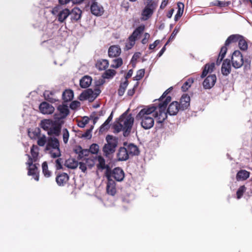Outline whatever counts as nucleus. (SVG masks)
I'll use <instances>...</instances> for the list:
<instances>
[{
  "label": "nucleus",
  "mask_w": 252,
  "mask_h": 252,
  "mask_svg": "<svg viewBox=\"0 0 252 252\" xmlns=\"http://www.w3.org/2000/svg\"><path fill=\"white\" fill-rule=\"evenodd\" d=\"M157 110L154 104L148 106L142 109L136 116V119L140 121L141 126L145 129L152 128L154 125V116L153 114Z\"/></svg>",
  "instance_id": "1"
},
{
  "label": "nucleus",
  "mask_w": 252,
  "mask_h": 252,
  "mask_svg": "<svg viewBox=\"0 0 252 252\" xmlns=\"http://www.w3.org/2000/svg\"><path fill=\"white\" fill-rule=\"evenodd\" d=\"M133 123L134 118L131 114L127 115L125 113L120 117L118 121L114 123L113 125L114 132L118 133L123 130L124 136H127L130 133Z\"/></svg>",
  "instance_id": "2"
},
{
  "label": "nucleus",
  "mask_w": 252,
  "mask_h": 252,
  "mask_svg": "<svg viewBox=\"0 0 252 252\" xmlns=\"http://www.w3.org/2000/svg\"><path fill=\"white\" fill-rule=\"evenodd\" d=\"M45 150L49 151V154L53 158H59L61 156L59 140L56 137H48Z\"/></svg>",
  "instance_id": "3"
},
{
  "label": "nucleus",
  "mask_w": 252,
  "mask_h": 252,
  "mask_svg": "<svg viewBox=\"0 0 252 252\" xmlns=\"http://www.w3.org/2000/svg\"><path fill=\"white\" fill-rule=\"evenodd\" d=\"M171 97L168 96L162 102L160 103L158 107V111H156L153 113L154 115V117L158 118V123H162L167 118V112L166 108L168 104L171 101Z\"/></svg>",
  "instance_id": "4"
},
{
  "label": "nucleus",
  "mask_w": 252,
  "mask_h": 252,
  "mask_svg": "<svg viewBox=\"0 0 252 252\" xmlns=\"http://www.w3.org/2000/svg\"><path fill=\"white\" fill-rule=\"evenodd\" d=\"M106 143L103 147L102 151L106 157L115 153L116 148L118 146V138L111 135H107L106 137Z\"/></svg>",
  "instance_id": "5"
},
{
  "label": "nucleus",
  "mask_w": 252,
  "mask_h": 252,
  "mask_svg": "<svg viewBox=\"0 0 252 252\" xmlns=\"http://www.w3.org/2000/svg\"><path fill=\"white\" fill-rule=\"evenodd\" d=\"M157 6L158 3L156 1L153 0L148 1L142 11V19L145 21L149 19L153 14Z\"/></svg>",
  "instance_id": "6"
},
{
  "label": "nucleus",
  "mask_w": 252,
  "mask_h": 252,
  "mask_svg": "<svg viewBox=\"0 0 252 252\" xmlns=\"http://www.w3.org/2000/svg\"><path fill=\"white\" fill-rule=\"evenodd\" d=\"M145 26L141 25L136 28L133 32L132 34L128 38V42L126 44V50L131 49L135 44V41L138 36H139L144 31Z\"/></svg>",
  "instance_id": "7"
},
{
  "label": "nucleus",
  "mask_w": 252,
  "mask_h": 252,
  "mask_svg": "<svg viewBox=\"0 0 252 252\" xmlns=\"http://www.w3.org/2000/svg\"><path fill=\"white\" fill-rule=\"evenodd\" d=\"M232 65L235 68H240L244 63L243 57L239 50H235L232 54L231 57Z\"/></svg>",
  "instance_id": "8"
},
{
  "label": "nucleus",
  "mask_w": 252,
  "mask_h": 252,
  "mask_svg": "<svg viewBox=\"0 0 252 252\" xmlns=\"http://www.w3.org/2000/svg\"><path fill=\"white\" fill-rule=\"evenodd\" d=\"M52 125L51 128L47 131V134L50 136H59L61 132L62 123L55 120Z\"/></svg>",
  "instance_id": "9"
},
{
  "label": "nucleus",
  "mask_w": 252,
  "mask_h": 252,
  "mask_svg": "<svg viewBox=\"0 0 252 252\" xmlns=\"http://www.w3.org/2000/svg\"><path fill=\"white\" fill-rule=\"evenodd\" d=\"M59 113L54 114V119L59 121L65 119L69 114V110L66 105H60L57 108Z\"/></svg>",
  "instance_id": "10"
},
{
  "label": "nucleus",
  "mask_w": 252,
  "mask_h": 252,
  "mask_svg": "<svg viewBox=\"0 0 252 252\" xmlns=\"http://www.w3.org/2000/svg\"><path fill=\"white\" fill-rule=\"evenodd\" d=\"M107 179V183L106 186V191L107 193L112 196H114L117 192V189L116 187L115 182L110 178V175H107L106 176Z\"/></svg>",
  "instance_id": "11"
},
{
  "label": "nucleus",
  "mask_w": 252,
  "mask_h": 252,
  "mask_svg": "<svg viewBox=\"0 0 252 252\" xmlns=\"http://www.w3.org/2000/svg\"><path fill=\"white\" fill-rule=\"evenodd\" d=\"M110 178H114L116 181L121 182L123 180L125 177L124 171L120 167H116L113 170L110 169Z\"/></svg>",
  "instance_id": "12"
},
{
  "label": "nucleus",
  "mask_w": 252,
  "mask_h": 252,
  "mask_svg": "<svg viewBox=\"0 0 252 252\" xmlns=\"http://www.w3.org/2000/svg\"><path fill=\"white\" fill-rule=\"evenodd\" d=\"M217 80L216 75L211 74L208 76L203 82V86L205 89H210L215 84Z\"/></svg>",
  "instance_id": "13"
},
{
  "label": "nucleus",
  "mask_w": 252,
  "mask_h": 252,
  "mask_svg": "<svg viewBox=\"0 0 252 252\" xmlns=\"http://www.w3.org/2000/svg\"><path fill=\"white\" fill-rule=\"evenodd\" d=\"M39 109L41 113L44 114H52L55 110V108L52 105L45 101L42 102L40 104Z\"/></svg>",
  "instance_id": "14"
},
{
  "label": "nucleus",
  "mask_w": 252,
  "mask_h": 252,
  "mask_svg": "<svg viewBox=\"0 0 252 252\" xmlns=\"http://www.w3.org/2000/svg\"><path fill=\"white\" fill-rule=\"evenodd\" d=\"M69 179L68 175L66 173H59L56 177V181L59 186H64L66 185Z\"/></svg>",
  "instance_id": "15"
},
{
  "label": "nucleus",
  "mask_w": 252,
  "mask_h": 252,
  "mask_svg": "<svg viewBox=\"0 0 252 252\" xmlns=\"http://www.w3.org/2000/svg\"><path fill=\"white\" fill-rule=\"evenodd\" d=\"M124 146L126 147V151H127V153L129 157L139 155V149L138 147L133 144L130 143L127 144L126 142H124Z\"/></svg>",
  "instance_id": "16"
},
{
  "label": "nucleus",
  "mask_w": 252,
  "mask_h": 252,
  "mask_svg": "<svg viewBox=\"0 0 252 252\" xmlns=\"http://www.w3.org/2000/svg\"><path fill=\"white\" fill-rule=\"evenodd\" d=\"M190 98L188 94H184L180 98V108L181 110L187 109L190 105Z\"/></svg>",
  "instance_id": "17"
},
{
  "label": "nucleus",
  "mask_w": 252,
  "mask_h": 252,
  "mask_svg": "<svg viewBox=\"0 0 252 252\" xmlns=\"http://www.w3.org/2000/svg\"><path fill=\"white\" fill-rule=\"evenodd\" d=\"M129 155L126 151V147H120L117 153V158L118 161H126L129 158Z\"/></svg>",
  "instance_id": "18"
},
{
  "label": "nucleus",
  "mask_w": 252,
  "mask_h": 252,
  "mask_svg": "<svg viewBox=\"0 0 252 252\" xmlns=\"http://www.w3.org/2000/svg\"><path fill=\"white\" fill-rule=\"evenodd\" d=\"M97 160L98 162V163L96 165L97 169L101 170L106 169L105 176H107V174L110 175V168L108 165L105 164V161L104 158L101 156H98Z\"/></svg>",
  "instance_id": "19"
},
{
  "label": "nucleus",
  "mask_w": 252,
  "mask_h": 252,
  "mask_svg": "<svg viewBox=\"0 0 252 252\" xmlns=\"http://www.w3.org/2000/svg\"><path fill=\"white\" fill-rule=\"evenodd\" d=\"M121 53V49L119 45H112L108 49V56L110 58L118 57L120 55Z\"/></svg>",
  "instance_id": "20"
},
{
  "label": "nucleus",
  "mask_w": 252,
  "mask_h": 252,
  "mask_svg": "<svg viewBox=\"0 0 252 252\" xmlns=\"http://www.w3.org/2000/svg\"><path fill=\"white\" fill-rule=\"evenodd\" d=\"M91 11L93 14L96 16L101 15L103 13V8L98 4L96 1H94L91 6Z\"/></svg>",
  "instance_id": "21"
},
{
  "label": "nucleus",
  "mask_w": 252,
  "mask_h": 252,
  "mask_svg": "<svg viewBox=\"0 0 252 252\" xmlns=\"http://www.w3.org/2000/svg\"><path fill=\"white\" fill-rule=\"evenodd\" d=\"M179 110H181L179 103L177 101H173L169 105L167 112L170 115H175Z\"/></svg>",
  "instance_id": "22"
},
{
  "label": "nucleus",
  "mask_w": 252,
  "mask_h": 252,
  "mask_svg": "<svg viewBox=\"0 0 252 252\" xmlns=\"http://www.w3.org/2000/svg\"><path fill=\"white\" fill-rule=\"evenodd\" d=\"M70 19L72 22H77L81 18L82 11L78 8L74 7L70 11Z\"/></svg>",
  "instance_id": "23"
},
{
  "label": "nucleus",
  "mask_w": 252,
  "mask_h": 252,
  "mask_svg": "<svg viewBox=\"0 0 252 252\" xmlns=\"http://www.w3.org/2000/svg\"><path fill=\"white\" fill-rule=\"evenodd\" d=\"M221 73L224 76H227L231 72L230 61L226 59L223 61L221 66Z\"/></svg>",
  "instance_id": "24"
},
{
  "label": "nucleus",
  "mask_w": 252,
  "mask_h": 252,
  "mask_svg": "<svg viewBox=\"0 0 252 252\" xmlns=\"http://www.w3.org/2000/svg\"><path fill=\"white\" fill-rule=\"evenodd\" d=\"M28 175L29 176H32L34 180L38 181L39 180V172L36 164L28 167Z\"/></svg>",
  "instance_id": "25"
},
{
  "label": "nucleus",
  "mask_w": 252,
  "mask_h": 252,
  "mask_svg": "<svg viewBox=\"0 0 252 252\" xmlns=\"http://www.w3.org/2000/svg\"><path fill=\"white\" fill-rule=\"evenodd\" d=\"M70 10L67 8L63 9L59 11L57 15L58 21L60 23H63L69 16Z\"/></svg>",
  "instance_id": "26"
},
{
  "label": "nucleus",
  "mask_w": 252,
  "mask_h": 252,
  "mask_svg": "<svg viewBox=\"0 0 252 252\" xmlns=\"http://www.w3.org/2000/svg\"><path fill=\"white\" fill-rule=\"evenodd\" d=\"M74 97L73 91L71 89H66L62 94V98L64 102L71 101Z\"/></svg>",
  "instance_id": "27"
},
{
  "label": "nucleus",
  "mask_w": 252,
  "mask_h": 252,
  "mask_svg": "<svg viewBox=\"0 0 252 252\" xmlns=\"http://www.w3.org/2000/svg\"><path fill=\"white\" fill-rule=\"evenodd\" d=\"M92 78L88 75L83 77L80 80V86L82 88L89 87L92 83Z\"/></svg>",
  "instance_id": "28"
},
{
  "label": "nucleus",
  "mask_w": 252,
  "mask_h": 252,
  "mask_svg": "<svg viewBox=\"0 0 252 252\" xmlns=\"http://www.w3.org/2000/svg\"><path fill=\"white\" fill-rule=\"evenodd\" d=\"M109 66V62L106 59H100L97 61L96 63V67L99 70H104Z\"/></svg>",
  "instance_id": "29"
},
{
  "label": "nucleus",
  "mask_w": 252,
  "mask_h": 252,
  "mask_svg": "<svg viewBox=\"0 0 252 252\" xmlns=\"http://www.w3.org/2000/svg\"><path fill=\"white\" fill-rule=\"evenodd\" d=\"M214 67L215 63H214L206 64L202 72L201 77L203 78L207 75L208 73L212 72Z\"/></svg>",
  "instance_id": "30"
},
{
  "label": "nucleus",
  "mask_w": 252,
  "mask_h": 252,
  "mask_svg": "<svg viewBox=\"0 0 252 252\" xmlns=\"http://www.w3.org/2000/svg\"><path fill=\"white\" fill-rule=\"evenodd\" d=\"M240 38H241V35L239 34H232L230 35L226 40L224 46L226 47L230 43H236L238 41Z\"/></svg>",
  "instance_id": "31"
},
{
  "label": "nucleus",
  "mask_w": 252,
  "mask_h": 252,
  "mask_svg": "<svg viewBox=\"0 0 252 252\" xmlns=\"http://www.w3.org/2000/svg\"><path fill=\"white\" fill-rule=\"evenodd\" d=\"M94 92L92 89H87L82 92L79 96L80 100H86L93 97Z\"/></svg>",
  "instance_id": "32"
},
{
  "label": "nucleus",
  "mask_w": 252,
  "mask_h": 252,
  "mask_svg": "<svg viewBox=\"0 0 252 252\" xmlns=\"http://www.w3.org/2000/svg\"><path fill=\"white\" fill-rule=\"evenodd\" d=\"M43 94L45 99L51 103H55L58 100L54 97V93L52 92L45 91Z\"/></svg>",
  "instance_id": "33"
},
{
  "label": "nucleus",
  "mask_w": 252,
  "mask_h": 252,
  "mask_svg": "<svg viewBox=\"0 0 252 252\" xmlns=\"http://www.w3.org/2000/svg\"><path fill=\"white\" fill-rule=\"evenodd\" d=\"M250 176V172L245 170H241L239 171L236 175V179L238 181L245 180Z\"/></svg>",
  "instance_id": "34"
},
{
  "label": "nucleus",
  "mask_w": 252,
  "mask_h": 252,
  "mask_svg": "<svg viewBox=\"0 0 252 252\" xmlns=\"http://www.w3.org/2000/svg\"><path fill=\"white\" fill-rule=\"evenodd\" d=\"M54 122V121L49 119L42 120L40 123V126L44 130L47 131L49 128H51Z\"/></svg>",
  "instance_id": "35"
},
{
  "label": "nucleus",
  "mask_w": 252,
  "mask_h": 252,
  "mask_svg": "<svg viewBox=\"0 0 252 252\" xmlns=\"http://www.w3.org/2000/svg\"><path fill=\"white\" fill-rule=\"evenodd\" d=\"M40 129L38 127H36L32 131H28V135L29 137L32 139H36L40 136Z\"/></svg>",
  "instance_id": "36"
},
{
  "label": "nucleus",
  "mask_w": 252,
  "mask_h": 252,
  "mask_svg": "<svg viewBox=\"0 0 252 252\" xmlns=\"http://www.w3.org/2000/svg\"><path fill=\"white\" fill-rule=\"evenodd\" d=\"M227 50V47H226L225 46H222L221 48L220 54L219 55L218 58L216 61V64L217 65H219L220 64V63H221L222 60L223 59V58L226 54Z\"/></svg>",
  "instance_id": "37"
},
{
  "label": "nucleus",
  "mask_w": 252,
  "mask_h": 252,
  "mask_svg": "<svg viewBox=\"0 0 252 252\" xmlns=\"http://www.w3.org/2000/svg\"><path fill=\"white\" fill-rule=\"evenodd\" d=\"M74 152L78 155V159H81L84 156H86V153H88V151L86 150L82 149L80 146H78L74 149Z\"/></svg>",
  "instance_id": "38"
},
{
  "label": "nucleus",
  "mask_w": 252,
  "mask_h": 252,
  "mask_svg": "<svg viewBox=\"0 0 252 252\" xmlns=\"http://www.w3.org/2000/svg\"><path fill=\"white\" fill-rule=\"evenodd\" d=\"M128 84V81L126 80H125L124 82L120 84L119 88L118 90V94L119 96H122L124 95Z\"/></svg>",
  "instance_id": "39"
},
{
  "label": "nucleus",
  "mask_w": 252,
  "mask_h": 252,
  "mask_svg": "<svg viewBox=\"0 0 252 252\" xmlns=\"http://www.w3.org/2000/svg\"><path fill=\"white\" fill-rule=\"evenodd\" d=\"M116 74V71L114 69H107L105 70V72L103 73L102 77L104 79H111L113 78Z\"/></svg>",
  "instance_id": "40"
},
{
  "label": "nucleus",
  "mask_w": 252,
  "mask_h": 252,
  "mask_svg": "<svg viewBox=\"0 0 252 252\" xmlns=\"http://www.w3.org/2000/svg\"><path fill=\"white\" fill-rule=\"evenodd\" d=\"M32 157L34 158V161H37L39 155V148L37 146L33 145L31 149Z\"/></svg>",
  "instance_id": "41"
},
{
  "label": "nucleus",
  "mask_w": 252,
  "mask_h": 252,
  "mask_svg": "<svg viewBox=\"0 0 252 252\" xmlns=\"http://www.w3.org/2000/svg\"><path fill=\"white\" fill-rule=\"evenodd\" d=\"M66 166L70 169H75L78 166V162L73 158L68 159L66 161Z\"/></svg>",
  "instance_id": "42"
},
{
  "label": "nucleus",
  "mask_w": 252,
  "mask_h": 252,
  "mask_svg": "<svg viewBox=\"0 0 252 252\" xmlns=\"http://www.w3.org/2000/svg\"><path fill=\"white\" fill-rule=\"evenodd\" d=\"M238 46L239 48L242 51H246L248 49V43L244 37L241 35V38L238 40Z\"/></svg>",
  "instance_id": "43"
},
{
  "label": "nucleus",
  "mask_w": 252,
  "mask_h": 252,
  "mask_svg": "<svg viewBox=\"0 0 252 252\" xmlns=\"http://www.w3.org/2000/svg\"><path fill=\"white\" fill-rule=\"evenodd\" d=\"M194 80L192 78H189L183 85L181 89L183 92L187 91L193 84Z\"/></svg>",
  "instance_id": "44"
},
{
  "label": "nucleus",
  "mask_w": 252,
  "mask_h": 252,
  "mask_svg": "<svg viewBox=\"0 0 252 252\" xmlns=\"http://www.w3.org/2000/svg\"><path fill=\"white\" fill-rule=\"evenodd\" d=\"M42 172L46 177H49L51 175V172L48 170V164L46 161L43 162L42 164Z\"/></svg>",
  "instance_id": "45"
},
{
  "label": "nucleus",
  "mask_w": 252,
  "mask_h": 252,
  "mask_svg": "<svg viewBox=\"0 0 252 252\" xmlns=\"http://www.w3.org/2000/svg\"><path fill=\"white\" fill-rule=\"evenodd\" d=\"M123 60L121 58H118L113 60V64H111V67L114 68H117L120 67L123 64Z\"/></svg>",
  "instance_id": "46"
},
{
  "label": "nucleus",
  "mask_w": 252,
  "mask_h": 252,
  "mask_svg": "<svg viewBox=\"0 0 252 252\" xmlns=\"http://www.w3.org/2000/svg\"><path fill=\"white\" fill-rule=\"evenodd\" d=\"M62 134L63 143L66 144L69 137V133L67 128H64L62 130Z\"/></svg>",
  "instance_id": "47"
},
{
  "label": "nucleus",
  "mask_w": 252,
  "mask_h": 252,
  "mask_svg": "<svg viewBox=\"0 0 252 252\" xmlns=\"http://www.w3.org/2000/svg\"><path fill=\"white\" fill-rule=\"evenodd\" d=\"M179 30H180V28L179 27H177L176 26L175 28V29H174L173 32H172L170 36L169 37L168 41L166 42V45L168 44V43L170 41H172L175 38V36H176L177 34L179 32Z\"/></svg>",
  "instance_id": "48"
},
{
  "label": "nucleus",
  "mask_w": 252,
  "mask_h": 252,
  "mask_svg": "<svg viewBox=\"0 0 252 252\" xmlns=\"http://www.w3.org/2000/svg\"><path fill=\"white\" fill-rule=\"evenodd\" d=\"M246 188L245 186H241L238 189L236 192V195L237 199L241 198L244 194V193L246 191Z\"/></svg>",
  "instance_id": "49"
},
{
  "label": "nucleus",
  "mask_w": 252,
  "mask_h": 252,
  "mask_svg": "<svg viewBox=\"0 0 252 252\" xmlns=\"http://www.w3.org/2000/svg\"><path fill=\"white\" fill-rule=\"evenodd\" d=\"M38 138V139L37 141V143L38 146L41 147L44 146L46 143H47V139L45 135H43L42 137H39Z\"/></svg>",
  "instance_id": "50"
},
{
  "label": "nucleus",
  "mask_w": 252,
  "mask_h": 252,
  "mask_svg": "<svg viewBox=\"0 0 252 252\" xmlns=\"http://www.w3.org/2000/svg\"><path fill=\"white\" fill-rule=\"evenodd\" d=\"M145 70L144 69H139L137 71L136 75L134 77V80L138 81L141 79L144 76Z\"/></svg>",
  "instance_id": "51"
},
{
  "label": "nucleus",
  "mask_w": 252,
  "mask_h": 252,
  "mask_svg": "<svg viewBox=\"0 0 252 252\" xmlns=\"http://www.w3.org/2000/svg\"><path fill=\"white\" fill-rule=\"evenodd\" d=\"M230 1H221L219 0H217L215 2V5L220 7H224L229 6L230 4Z\"/></svg>",
  "instance_id": "52"
},
{
  "label": "nucleus",
  "mask_w": 252,
  "mask_h": 252,
  "mask_svg": "<svg viewBox=\"0 0 252 252\" xmlns=\"http://www.w3.org/2000/svg\"><path fill=\"white\" fill-rule=\"evenodd\" d=\"M90 152L94 154H96L99 151V146L97 144H93L91 145L89 149Z\"/></svg>",
  "instance_id": "53"
},
{
  "label": "nucleus",
  "mask_w": 252,
  "mask_h": 252,
  "mask_svg": "<svg viewBox=\"0 0 252 252\" xmlns=\"http://www.w3.org/2000/svg\"><path fill=\"white\" fill-rule=\"evenodd\" d=\"M63 159L62 158H58L56 160L55 166L57 170H60L63 168Z\"/></svg>",
  "instance_id": "54"
},
{
  "label": "nucleus",
  "mask_w": 252,
  "mask_h": 252,
  "mask_svg": "<svg viewBox=\"0 0 252 252\" xmlns=\"http://www.w3.org/2000/svg\"><path fill=\"white\" fill-rule=\"evenodd\" d=\"M80 106V102L78 101H73L70 104V108L72 110H75Z\"/></svg>",
  "instance_id": "55"
},
{
  "label": "nucleus",
  "mask_w": 252,
  "mask_h": 252,
  "mask_svg": "<svg viewBox=\"0 0 252 252\" xmlns=\"http://www.w3.org/2000/svg\"><path fill=\"white\" fill-rule=\"evenodd\" d=\"M177 6H178V11L177 13H179L183 15V11H184V4L182 2H179L177 3Z\"/></svg>",
  "instance_id": "56"
},
{
  "label": "nucleus",
  "mask_w": 252,
  "mask_h": 252,
  "mask_svg": "<svg viewBox=\"0 0 252 252\" xmlns=\"http://www.w3.org/2000/svg\"><path fill=\"white\" fill-rule=\"evenodd\" d=\"M172 89H173L172 87H170V88H168L167 90H166L163 93V94L161 96V97H160L159 100L160 101H162L164 98H166V97H167V96H166L167 94H169L172 90Z\"/></svg>",
  "instance_id": "57"
},
{
  "label": "nucleus",
  "mask_w": 252,
  "mask_h": 252,
  "mask_svg": "<svg viewBox=\"0 0 252 252\" xmlns=\"http://www.w3.org/2000/svg\"><path fill=\"white\" fill-rule=\"evenodd\" d=\"M150 37V35L149 33L146 32L144 34V38L142 39L141 41V43L143 44H146L148 43V40Z\"/></svg>",
  "instance_id": "58"
},
{
  "label": "nucleus",
  "mask_w": 252,
  "mask_h": 252,
  "mask_svg": "<svg viewBox=\"0 0 252 252\" xmlns=\"http://www.w3.org/2000/svg\"><path fill=\"white\" fill-rule=\"evenodd\" d=\"M93 128V126H92V127L89 129H87L86 131L82 134V137L88 138H91V131Z\"/></svg>",
  "instance_id": "59"
},
{
  "label": "nucleus",
  "mask_w": 252,
  "mask_h": 252,
  "mask_svg": "<svg viewBox=\"0 0 252 252\" xmlns=\"http://www.w3.org/2000/svg\"><path fill=\"white\" fill-rule=\"evenodd\" d=\"M243 65L244 70L250 69L251 68V62L249 60L246 59L244 61V63Z\"/></svg>",
  "instance_id": "60"
},
{
  "label": "nucleus",
  "mask_w": 252,
  "mask_h": 252,
  "mask_svg": "<svg viewBox=\"0 0 252 252\" xmlns=\"http://www.w3.org/2000/svg\"><path fill=\"white\" fill-rule=\"evenodd\" d=\"M27 156L29 158V159H28V162L27 163V164L28 165L29 167L34 165V164H33V162H36V161H34V158L33 157H32V156H30L29 155H27Z\"/></svg>",
  "instance_id": "61"
},
{
  "label": "nucleus",
  "mask_w": 252,
  "mask_h": 252,
  "mask_svg": "<svg viewBox=\"0 0 252 252\" xmlns=\"http://www.w3.org/2000/svg\"><path fill=\"white\" fill-rule=\"evenodd\" d=\"M160 43V40H156L153 44H150L149 49L151 50L154 49Z\"/></svg>",
  "instance_id": "62"
},
{
  "label": "nucleus",
  "mask_w": 252,
  "mask_h": 252,
  "mask_svg": "<svg viewBox=\"0 0 252 252\" xmlns=\"http://www.w3.org/2000/svg\"><path fill=\"white\" fill-rule=\"evenodd\" d=\"M78 164L79 165V168L81 170V171L83 172H85L87 170V166L85 163L82 162H80Z\"/></svg>",
  "instance_id": "63"
},
{
  "label": "nucleus",
  "mask_w": 252,
  "mask_h": 252,
  "mask_svg": "<svg viewBox=\"0 0 252 252\" xmlns=\"http://www.w3.org/2000/svg\"><path fill=\"white\" fill-rule=\"evenodd\" d=\"M109 127V125H105V123H104L99 127V132H103L105 130H108Z\"/></svg>",
  "instance_id": "64"
}]
</instances>
